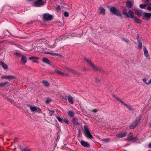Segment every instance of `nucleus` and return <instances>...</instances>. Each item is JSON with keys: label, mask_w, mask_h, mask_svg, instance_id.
I'll return each instance as SVG.
<instances>
[{"label": "nucleus", "mask_w": 151, "mask_h": 151, "mask_svg": "<svg viewBox=\"0 0 151 151\" xmlns=\"http://www.w3.org/2000/svg\"><path fill=\"white\" fill-rule=\"evenodd\" d=\"M37 46L41 47L42 49H47V47L53 48L55 47V45L54 44L52 45L50 42L48 44L45 41L40 40L37 42Z\"/></svg>", "instance_id": "obj_1"}, {"label": "nucleus", "mask_w": 151, "mask_h": 151, "mask_svg": "<svg viewBox=\"0 0 151 151\" xmlns=\"http://www.w3.org/2000/svg\"><path fill=\"white\" fill-rule=\"evenodd\" d=\"M81 35H78L73 33L69 34V35H65L64 36H61L59 39V40H60L62 39L65 40L68 38L71 37H81ZM58 39L56 40L55 42V43L58 42Z\"/></svg>", "instance_id": "obj_2"}, {"label": "nucleus", "mask_w": 151, "mask_h": 151, "mask_svg": "<svg viewBox=\"0 0 151 151\" xmlns=\"http://www.w3.org/2000/svg\"><path fill=\"white\" fill-rule=\"evenodd\" d=\"M83 130L85 135L88 139H91L93 138L92 135L91 134L89 129L87 125H84Z\"/></svg>", "instance_id": "obj_3"}, {"label": "nucleus", "mask_w": 151, "mask_h": 151, "mask_svg": "<svg viewBox=\"0 0 151 151\" xmlns=\"http://www.w3.org/2000/svg\"><path fill=\"white\" fill-rule=\"evenodd\" d=\"M84 60L91 65L93 70L96 71H99L100 72H101L103 70L101 68H98L96 67L91 62V60L85 58H84Z\"/></svg>", "instance_id": "obj_4"}, {"label": "nucleus", "mask_w": 151, "mask_h": 151, "mask_svg": "<svg viewBox=\"0 0 151 151\" xmlns=\"http://www.w3.org/2000/svg\"><path fill=\"white\" fill-rule=\"evenodd\" d=\"M141 119V116H139L132 123V124L130 126V127L131 129L135 128L139 124Z\"/></svg>", "instance_id": "obj_5"}, {"label": "nucleus", "mask_w": 151, "mask_h": 151, "mask_svg": "<svg viewBox=\"0 0 151 151\" xmlns=\"http://www.w3.org/2000/svg\"><path fill=\"white\" fill-rule=\"evenodd\" d=\"M110 11L115 15H116L119 17H122V14L119 10L116 9L114 6L111 7L110 8Z\"/></svg>", "instance_id": "obj_6"}, {"label": "nucleus", "mask_w": 151, "mask_h": 151, "mask_svg": "<svg viewBox=\"0 0 151 151\" xmlns=\"http://www.w3.org/2000/svg\"><path fill=\"white\" fill-rule=\"evenodd\" d=\"M45 3L43 0H37L34 2L33 5L36 7H40L45 5Z\"/></svg>", "instance_id": "obj_7"}, {"label": "nucleus", "mask_w": 151, "mask_h": 151, "mask_svg": "<svg viewBox=\"0 0 151 151\" xmlns=\"http://www.w3.org/2000/svg\"><path fill=\"white\" fill-rule=\"evenodd\" d=\"M136 139V137H134L133 136L132 133L131 132H129L127 139L129 141H131L133 140H135Z\"/></svg>", "instance_id": "obj_8"}, {"label": "nucleus", "mask_w": 151, "mask_h": 151, "mask_svg": "<svg viewBox=\"0 0 151 151\" xmlns=\"http://www.w3.org/2000/svg\"><path fill=\"white\" fill-rule=\"evenodd\" d=\"M43 16L44 20L46 21L51 20L52 18V16L48 13L44 14Z\"/></svg>", "instance_id": "obj_9"}, {"label": "nucleus", "mask_w": 151, "mask_h": 151, "mask_svg": "<svg viewBox=\"0 0 151 151\" xmlns=\"http://www.w3.org/2000/svg\"><path fill=\"white\" fill-rule=\"evenodd\" d=\"M30 109L32 112L37 111L38 113H40L41 112V109L37 106H32L30 107Z\"/></svg>", "instance_id": "obj_10"}, {"label": "nucleus", "mask_w": 151, "mask_h": 151, "mask_svg": "<svg viewBox=\"0 0 151 151\" xmlns=\"http://www.w3.org/2000/svg\"><path fill=\"white\" fill-rule=\"evenodd\" d=\"M81 144L83 147H90V145L89 143L84 140H81L80 141Z\"/></svg>", "instance_id": "obj_11"}, {"label": "nucleus", "mask_w": 151, "mask_h": 151, "mask_svg": "<svg viewBox=\"0 0 151 151\" xmlns=\"http://www.w3.org/2000/svg\"><path fill=\"white\" fill-rule=\"evenodd\" d=\"M142 17L146 19H148L151 17V13L144 12Z\"/></svg>", "instance_id": "obj_12"}, {"label": "nucleus", "mask_w": 151, "mask_h": 151, "mask_svg": "<svg viewBox=\"0 0 151 151\" xmlns=\"http://www.w3.org/2000/svg\"><path fill=\"white\" fill-rule=\"evenodd\" d=\"M2 78H6L8 80H12L15 78L14 76H4L1 77Z\"/></svg>", "instance_id": "obj_13"}, {"label": "nucleus", "mask_w": 151, "mask_h": 151, "mask_svg": "<svg viewBox=\"0 0 151 151\" xmlns=\"http://www.w3.org/2000/svg\"><path fill=\"white\" fill-rule=\"evenodd\" d=\"M127 132H121L116 135L118 138H122L124 137L127 134Z\"/></svg>", "instance_id": "obj_14"}, {"label": "nucleus", "mask_w": 151, "mask_h": 151, "mask_svg": "<svg viewBox=\"0 0 151 151\" xmlns=\"http://www.w3.org/2000/svg\"><path fill=\"white\" fill-rule=\"evenodd\" d=\"M55 73H56V74L59 75H61V76H68V75L67 74L64 73L63 72H62L58 70H57V69L55 70Z\"/></svg>", "instance_id": "obj_15"}, {"label": "nucleus", "mask_w": 151, "mask_h": 151, "mask_svg": "<svg viewBox=\"0 0 151 151\" xmlns=\"http://www.w3.org/2000/svg\"><path fill=\"white\" fill-rule=\"evenodd\" d=\"M21 60L23 64L24 65L27 61L26 57L24 55H22Z\"/></svg>", "instance_id": "obj_16"}, {"label": "nucleus", "mask_w": 151, "mask_h": 151, "mask_svg": "<svg viewBox=\"0 0 151 151\" xmlns=\"http://www.w3.org/2000/svg\"><path fill=\"white\" fill-rule=\"evenodd\" d=\"M131 0V1H128L126 3V6L129 8H131L133 4V0Z\"/></svg>", "instance_id": "obj_17"}, {"label": "nucleus", "mask_w": 151, "mask_h": 151, "mask_svg": "<svg viewBox=\"0 0 151 151\" xmlns=\"http://www.w3.org/2000/svg\"><path fill=\"white\" fill-rule=\"evenodd\" d=\"M136 14L139 16H142L143 12V11L140 9H137L135 11Z\"/></svg>", "instance_id": "obj_18"}, {"label": "nucleus", "mask_w": 151, "mask_h": 151, "mask_svg": "<svg viewBox=\"0 0 151 151\" xmlns=\"http://www.w3.org/2000/svg\"><path fill=\"white\" fill-rule=\"evenodd\" d=\"M128 14L129 15V17L133 18L134 17V13L132 11L129 10L128 11Z\"/></svg>", "instance_id": "obj_19"}, {"label": "nucleus", "mask_w": 151, "mask_h": 151, "mask_svg": "<svg viewBox=\"0 0 151 151\" xmlns=\"http://www.w3.org/2000/svg\"><path fill=\"white\" fill-rule=\"evenodd\" d=\"M0 65H1L3 68L5 69H7L8 68L7 65L3 62H0Z\"/></svg>", "instance_id": "obj_20"}, {"label": "nucleus", "mask_w": 151, "mask_h": 151, "mask_svg": "<svg viewBox=\"0 0 151 151\" xmlns=\"http://www.w3.org/2000/svg\"><path fill=\"white\" fill-rule=\"evenodd\" d=\"M9 84V83L7 81L5 82H1L0 83V87H3L8 86Z\"/></svg>", "instance_id": "obj_21"}, {"label": "nucleus", "mask_w": 151, "mask_h": 151, "mask_svg": "<svg viewBox=\"0 0 151 151\" xmlns=\"http://www.w3.org/2000/svg\"><path fill=\"white\" fill-rule=\"evenodd\" d=\"M43 61L48 64L51 65V63L49 60L47 58H42V60Z\"/></svg>", "instance_id": "obj_22"}, {"label": "nucleus", "mask_w": 151, "mask_h": 151, "mask_svg": "<svg viewBox=\"0 0 151 151\" xmlns=\"http://www.w3.org/2000/svg\"><path fill=\"white\" fill-rule=\"evenodd\" d=\"M99 12L100 14H101L102 15L104 14L105 12V10L102 7H101L99 9Z\"/></svg>", "instance_id": "obj_23"}, {"label": "nucleus", "mask_w": 151, "mask_h": 151, "mask_svg": "<svg viewBox=\"0 0 151 151\" xmlns=\"http://www.w3.org/2000/svg\"><path fill=\"white\" fill-rule=\"evenodd\" d=\"M68 100L69 102L71 104H73L74 102V100L73 98L70 96H68Z\"/></svg>", "instance_id": "obj_24"}, {"label": "nucleus", "mask_w": 151, "mask_h": 151, "mask_svg": "<svg viewBox=\"0 0 151 151\" xmlns=\"http://www.w3.org/2000/svg\"><path fill=\"white\" fill-rule=\"evenodd\" d=\"M68 114L70 117H72L74 116V112L72 110L69 111L68 112Z\"/></svg>", "instance_id": "obj_25"}, {"label": "nucleus", "mask_w": 151, "mask_h": 151, "mask_svg": "<svg viewBox=\"0 0 151 151\" xmlns=\"http://www.w3.org/2000/svg\"><path fill=\"white\" fill-rule=\"evenodd\" d=\"M116 99L119 101H120L122 104H123L124 105L126 106H128V105L126 104L125 102H123L121 100V99H119V98H117L115 96H113Z\"/></svg>", "instance_id": "obj_26"}, {"label": "nucleus", "mask_w": 151, "mask_h": 151, "mask_svg": "<svg viewBox=\"0 0 151 151\" xmlns=\"http://www.w3.org/2000/svg\"><path fill=\"white\" fill-rule=\"evenodd\" d=\"M144 50L145 56L146 57H148L149 56V55L148 53V51L145 47H144Z\"/></svg>", "instance_id": "obj_27"}, {"label": "nucleus", "mask_w": 151, "mask_h": 151, "mask_svg": "<svg viewBox=\"0 0 151 151\" xmlns=\"http://www.w3.org/2000/svg\"><path fill=\"white\" fill-rule=\"evenodd\" d=\"M133 18L134 21L135 22L138 24L140 23H141V21L137 17H134Z\"/></svg>", "instance_id": "obj_28"}, {"label": "nucleus", "mask_w": 151, "mask_h": 151, "mask_svg": "<svg viewBox=\"0 0 151 151\" xmlns=\"http://www.w3.org/2000/svg\"><path fill=\"white\" fill-rule=\"evenodd\" d=\"M29 59H30V60H32L34 62L37 63V62H36L35 61V59H39V58H38L37 57H33V56H32V57H29Z\"/></svg>", "instance_id": "obj_29"}, {"label": "nucleus", "mask_w": 151, "mask_h": 151, "mask_svg": "<svg viewBox=\"0 0 151 151\" xmlns=\"http://www.w3.org/2000/svg\"><path fill=\"white\" fill-rule=\"evenodd\" d=\"M42 83L46 87H48L49 86V83L47 81H43Z\"/></svg>", "instance_id": "obj_30"}, {"label": "nucleus", "mask_w": 151, "mask_h": 151, "mask_svg": "<svg viewBox=\"0 0 151 151\" xmlns=\"http://www.w3.org/2000/svg\"><path fill=\"white\" fill-rule=\"evenodd\" d=\"M122 13L123 14L125 15L128 17H129V15L128 13L127 12V10L125 9H124L122 12Z\"/></svg>", "instance_id": "obj_31"}, {"label": "nucleus", "mask_w": 151, "mask_h": 151, "mask_svg": "<svg viewBox=\"0 0 151 151\" xmlns=\"http://www.w3.org/2000/svg\"><path fill=\"white\" fill-rule=\"evenodd\" d=\"M138 49L141 48L142 47V43L141 41L138 40Z\"/></svg>", "instance_id": "obj_32"}, {"label": "nucleus", "mask_w": 151, "mask_h": 151, "mask_svg": "<svg viewBox=\"0 0 151 151\" xmlns=\"http://www.w3.org/2000/svg\"><path fill=\"white\" fill-rule=\"evenodd\" d=\"M49 114H50V116H52L54 114L55 111L54 110H49Z\"/></svg>", "instance_id": "obj_33"}, {"label": "nucleus", "mask_w": 151, "mask_h": 151, "mask_svg": "<svg viewBox=\"0 0 151 151\" xmlns=\"http://www.w3.org/2000/svg\"><path fill=\"white\" fill-rule=\"evenodd\" d=\"M147 9L151 11V4H148L147 5Z\"/></svg>", "instance_id": "obj_34"}, {"label": "nucleus", "mask_w": 151, "mask_h": 151, "mask_svg": "<svg viewBox=\"0 0 151 151\" xmlns=\"http://www.w3.org/2000/svg\"><path fill=\"white\" fill-rule=\"evenodd\" d=\"M56 118L57 119H58V121L59 122H63V119H62L61 117L58 116H56Z\"/></svg>", "instance_id": "obj_35"}, {"label": "nucleus", "mask_w": 151, "mask_h": 151, "mask_svg": "<svg viewBox=\"0 0 151 151\" xmlns=\"http://www.w3.org/2000/svg\"><path fill=\"white\" fill-rule=\"evenodd\" d=\"M147 6V4L146 5L145 4H140V5H139V7L142 8V9H144V8H145Z\"/></svg>", "instance_id": "obj_36"}, {"label": "nucleus", "mask_w": 151, "mask_h": 151, "mask_svg": "<svg viewBox=\"0 0 151 151\" xmlns=\"http://www.w3.org/2000/svg\"><path fill=\"white\" fill-rule=\"evenodd\" d=\"M14 54V55H16L17 57H22V55H23L21 54L20 53H19L18 52H15Z\"/></svg>", "instance_id": "obj_37"}, {"label": "nucleus", "mask_w": 151, "mask_h": 151, "mask_svg": "<svg viewBox=\"0 0 151 151\" xmlns=\"http://www.w3.org/2000/svg\"><path fill=\"white\" fill-rule=\"evenodd\" d=\"M22 151H30V150L29 148L27 147H25L22 148Z\"/></svg>", "instance_id": "obj_38"}, {"label": "nucleus", "mask_w": 151, "mask_h": 151, "mask_svg": "<svg viewBox=\"0 0 151 151\" xmlns=\"http://www.w3.org/2000/svg\"><path fill=\"white\" fill-rule=\"evenodd\" d=\"M109 140V139L108 138H106L105 139H102V141L105 142H108Z\"/></svg>", "instance_id": "obj_39"}, {"label": "nucleus", "mask_w": 151, "mask_h": 151, "mask_svg": "<svg viewBox=\"0 0 151 151\" xmlns=\"http://www.w3.org/2000/svg\"><path fill=\"white\" fill-rule=\"evenodd\" d=\"M64 15L65 17H68L69 16V14L68 12H65L64 14Z\"/></svg>", "instance_id": "obj_40"}, {"label": "nucleus", "mask_w": 151, "mask_h": 151, "mask_svg": "<svg viewBox=\"0 0 151 151\" xmlns=\"http://www.w3.org/2000/svg\"><path fill=\"white\" fill-rule=\"evenodd\" d=\"M56 10L58 11L60 10V6L59 5H58L57 6L56 8Z\"/></svg>", "instance_id": "obj_41"}, {"label": "nucleus", "mask_w": 151, "mask_h": 151, "mask_svg": "<svg viewBox=\"0 0 151 151\" xmlns=\"http://www.w3.org/2000/svg\"><path fill=\"white\" fill-rule=\"evenodd\" d=\"M50 102V99H49L48 98H47L46 101V102L47 104L49 103Z\"/></svg>", "instance_id": "obj_42"}, {"label": "nucleus", "mask_w": 151, "mask_h": 151, "mask_svg": "<svg viewBox=\"0 0 151 151\" xmlns=\"http://www.w3.org/2000/svg\"><path fill=\"white\" fill-rule=\"evenodd\" d=\"M142 80L143 82H144L146 84V83H148V82H147L146 81L147 79L146 78H143V79H142Z\"/></svg>", "instance_id": "obj_43"}, {"label": "nucleus", "mask_w": 151, "mask_h": 151, "mask_svg": "<svg viewBox=\"0 0 151 151\" xmlns=\"http://www.w3.org/2000/svg\"><path fill=\"white\" fill-rule=\"evenodd\" d=\"M63 120V121L65 122V123H67V124H68L69 122H68V119H65L64 118Z\"/></svg>", "instance_id": "obj_44"}, {"label": "nucleus", "mask_w": 151, "mask_h": 151, "mask_svg": "<svg viewBox=\"0 0 151 151\" xmlns=\"http://www.w3.org/2000/svg\"><path fill=\"white\" fill-rule=\"evenodd\" d=\"M62 98L65 100H67V97L66 96H62Z\"/></svg>", "instance_id": "obj_45"}, {"label": "nucleus", "mask_w": 151, "mask_h": 151, "mask_svg": "<svg viewBox=\"0 0 151 151\" xmlns=\"http://www.w3.org/2000/svg\"><path fill=\"white\" fill-rule=\"evenodd\" d=\"M150 83H151V79L149 80V82L148 83H146V84L148 85Z\"/></svg>", "instance_id": "obj_46"}, {"label": "nucleus", "mask_w": 151, "mask_h": 151, "mask_svg": "<svg viewBox=\"0 0 151 151\" xmlns=\"http://www.w3.org/2000/svg\"><path fill=\"white\" fill-rule=\"evenodd\" d=\"M18 148L20 149L21 151H22V148L20 146H18Z\"/></svg>", "instance_id": "obj_47"}, {"label": "nucleus", "mask_w": 151, "mask_h": 151, "mask_svg": "<svg viewBox=\"0 0 151 151\" xmlns=\"http://www.w3.org/2000/svg\"><path fill=\"white\" fill-rule=\"evenodd\" d=\"M128 108V109H129V110H132V107H131V106H129L128 105V106H127Z\"/></svg>", "instance_id": "obj_48"}, {"label": "nucleus", "mask_w": 151, "mask_h": 151, "mask_svg": "<svg viewBox=\"0 0 151 151\" xmlns=\"http://www.w3.org/2000/svg\"><path fill=\"white\" fill-rule=\"evenodd\" d=\"M92 111L93 112H94V113H96L97 112V111L96 109H94Z\"/></svg>", "instance_id": "obj_49"}, {"label": "nucleus", "mask_w": 151, "mask_h": 151, "mask_svg": "<svg viewBox=\"0 0 151 151\" xmlns=\"http://www.w3.org/2000/svg\"><path fill=\"white\" fill-rule=\"evenodd\" d=\"M145 1H146V4L147 5V4H150V3H149V1L148 0H145Z\"/></svg>", "instance_id": "obj_50"}, {"label": "nucleus", "mask_w": 151, "mask_h": 151, "mask_svg": "<svg viewBox=\"0 0 151 151\" xmlns=\"http://www.w3.org/2000/svg\"><path fill=\"white\" fill-rule=\"evenodd\" d=\"M50 54H51V55H58V54L56 53H51V52H50Z\"/></svg>", "instance_id": "obj_51"}, {"label": "nucleus", "mask_w": 151, "mask_h": 151, "mask_svg": "<svg viewBox=\"0 0 151 151\" xmlns=\"http://www.w3.org/2000/svg\"><path fill=\"white\" fill-rule=\"evenodd\" d=\"M148 146L150 148H151V143H150L148 145Z\"/></svg>", "instance_id": "obj_52"}, {"label": "nucleus", "mask_w": 151, "mask_h": 151, "mask_svg": "<svg viewBox=\"0 0 151 151\" xmlns=\"http://www.w3.org/2000/svg\"><path fill=\"white\" fill-rule=\"evenodd\" d=\"M45 53L46 54H50V52H45Z\"/></svg>", "instance_id": "obj_53"}, {"label": "nucleus", "mask_w": 151, "mask_h": 151, "mask_svg": "<svg viewBox=\"0 0 151 151\" xmlns=\"http://www.w3.org/2000/svg\"><path fill=\"white\" fill-rule=\"evenodd\" d=\"M149 126L150 127H151V123H150Z\"/></svg>", "instance_id": "obj_54"}, {"label": "nucleus", "mask_w": 151, "mask_h": 151, "mask_svg": "<svg viewBox=\"0 0 151 151\" xmlns=\"http://www.w3.org/2000/svg\"><path fill=\"white\" fill-rule=\"evenodd\" d=\"M73 124H75V125H76V123L75 122H73Z\"/></svg>", "instance_id": "obj_55"}, {"label": "nucleus", "mask_w": 151, "mask_h": 151, "mask_svg": "<svg viewBox=\"0 0 151 151\" xmlns=\"http://www.w3.org/2000/svg\"><path fill=\"white\" fill-rule=\"evenodd\" d=\"M125 41H126V42H127V40H125Z\"/></svg>", "instance_id": "obj_56"}, {"label": "nucleus", "mask_w": 151, "mask_h": 151, "mask_svg": "<svg viewBox=\"0 0 151 151\" xmlns=\"http://www.w3.org/2000/svg\"><path fill=\"white\" fill-rule=\"evenodd\" d=\"M99 80H98V82H99Z\"/></svg>", "instance_id": "obj_57"}]
</instances>
